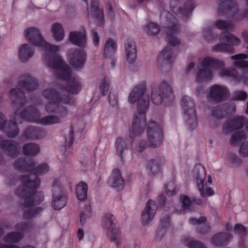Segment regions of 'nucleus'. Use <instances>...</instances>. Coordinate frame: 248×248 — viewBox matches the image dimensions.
Returning a JSON list of instances; mask_svg holds the SVG:
<instances>
[{"label":"nucleus","instance_id":"0eeeda50","mask_svg":"<svg viewBox=\"0 0 248 248\" xmlns=\"http://www.w3.org/2000/svg\"><path fill=\"white\" fill-rule=\"evenodd\" d=\"M248 55L240 53L231 57L233 64L243 69L241 75H237L235 68H222L219 70L218 74L222 77L232 78L234 81L243 82L248 85V61H247Z\"/></svg>","mask_w":248,"mask_h":248},{"label":"nucleus","instance_id":"09e8293b","mask_svg":"<svg viewBox=\"0 0 248 248\" xmlns=\"http://www.w3.org/2000/svg\"><path fill=\"white\" fill-rule=\"evenodd\" d=\"M247 97V93L243 91H236L233 94V98L235 100H243Z\"/></svg>","mask_w":248,"mask_h":248},{"label":"nucleus","instance_id":"49530a36","mask_svg":"<svg viewBox=\"0 0 248 248\" xmlns=\"http://www.w3.org/2000/svg\"><path fill=\"white\" fill-rule=\"evenodd\" d=\"M163 139V134L162 129L156 126V147L161 144Z\"/></svg>","mask_w":248,"mask_h":248},{"label":"nucleus","instance_id":"412c9836","mask_svg":"<svg viewBox=\"0 0 248 248\" xmlns=\"http://www.w3.org/2000/svg\"><path fill=\"white\" fill-rule=\"evenodd\" d=\"M45 134L43 129L35 126H29L23 131V136L30 140L41 139L45 136Z\"/></svg>","mask_w":248,"mask_h":248},{"label":"nucleus","instance_id":"9b49d317","mask_svg":"<svg viewBox=\"0 0 248 248\" xmlns=\"http://www.w3.org/2000/svg\"><path fill=\"white\" fill-rule=\"evenodd\" d=\"M195 171L197 187L201 196L202 197L212 196L214 192L205 180L206 173L202 165H198L195 167Z\"/></svg>","mask_w":248,"mask_h":248},{"label":"nucleus","instance_id":"39448f33","mask_svg":"<svg viewBox=\"0 0 248 248\" xmlns=\"http://www.w3.org/2000/svg\"><path fill=\"white\" fill-rule=\"evenodd\" d=\"M15 192L19 198L25 199L23 205L25 207L29 208L25 210L23 214L24 219H31L43 211V209L41 207L32 208L34 205L40 204L44 200L43 192H32L31 190L26 189L22 186H19Z\"/></svg>","mask_w":248,"mask_h":248},{"label":"nucleus","instance_id":"bb28decb","mask_svg":"<svg viewBox=\"0 0 248 248\" xmlns=\"http://www.w3.org/2000/svg\"><path fill=\"white\" fill-rule=\"evenodd\" d=\"M117 50V43L110 38L107 39L104 46L103 55L105 58H112Z\"/></svg>","mask_w":248,"mask_h":248},{"label":"nucleus","instance_id":"423d86ee","mask_svg":"<svg viewBox=\"0 0 248 248\" xmlns=\"http://www.w3.org/2000/svg\"><path fill=\"white\" fill-rule=\"evenodd\" d=\"M38 87V82L34 78L28 74L22 75L17 83V87L12 89L10 91V98L12 104L20 107L24 106L26 103L24 91H33Z\"/></svg>","mask_w":248,"mask_h":248},{"label":"nucleus","instance_id":"f8f14e48","mask_svg":"<svg viewBox=\"0 0 248 248\" xmlns=\"http://www.w3.org/2000/svg\"><path fill=\"white\" fill-rule=\"evenodd\" d=\"M181 104L185 115L186 117L187 124L191 129L195 128L196 125V116L193 102L188 96H184L181 99Z\"/></svg>","mask_w":248,"mask_h":248},{"label":"nucleus","instance_id":"2eb2a0df","mask_svg":"<svg viewBox=\"0 0 248 248\" xmlns=\"http://www.w3.org/2000/svg\"><path fill=\"white\" fill-rule=\"evenodd\" d=\"M69 62L73 68H82L86 62V54L82 49H75L70 52Z\"/></svg>","mask_w":248,"mask_h":248},{"label":"nucleus","instance_id":"8fccbe9b","mask_svg":"<svg viewBox=\"0 0 248 248\" xmlns=\"http://www.w3.org/2000/svg\"><path fill=\"white\" fill-rule=\"evenodd\" d=\"M180 202L184 209L188 208L191 204V201L186 196H181L180 197Z\"/></svg>","mask_w":248,"mask_h":248},{"label":"nucleus","instance_id":"c85d7f7f","mask_svg":"<svg viewBox=\"0 0 248 248\" xmlns=\"http://www.w3.org/2000/svg\"><path fill=\"white\" fill-rule=\"evenodd\" d=\"M99 0H92L91 10L93 12L94 18L97 20L100 25L102 26L104 22V11L99 7Z\"/></svg>","mask_w":248,"mask_h":248},{"label":"nucleus","instance_id":"f257e3e1","mask_svg":"<svg viewBox=\"0 0 248 248\" xmlns=\"http://www.w3.org/2000/svg\"><path fill=\"white\" fill-rule=\"evenodd\" d=\"M43 95L49 100L45 105V108L48 113L56 115H49L41 117L40 111L35 107L30 106L19 112L17 109L15 112V116L19 115L24 121L40 124L44 126L60 124L62 120L68 114L67 109L62 104L76 105L75 98L66 93L61 95L56 90L52 89H45Z\"/></svg>","mask_w":248,"mask_h":248},{"label":"nucleus","instance_id":"3c124183","mask_svg":"<svg viewBox=\"0 0 248 248\" xmlns=\"http://www.w3.org/2000/svg\"><path fill=\"white\" fill-rule=\"evenodd\" d=\"M234 231L236 233L244 235L247 232V229L242 225L237 224L234 227Z\"/></svg>","mask_w":248,"mask_h":248},{"label":"nucleus","instance_id":"13d9d810","mask_svg":"<svg viewBox=\"0 0 248 248\" xmlns=\"http://www.w3.org/2000/svg\"><path fill=\"white\" fill-rule=\"evenodd\" d=\"M112 96L110 93L108 96V100L109 104L112 106H115L117 104V98L116 96L113 95L112 99L111 98Z\"/></svg>","mask_w":248,"mask_h":248},{"label":"nucleus","instance_id":"2f4dec72","mask_svg":"<svg viewBox=\"0 0 248 248\" xmlns=\"http://www.w3.org/2000/svg\"><path fill=\"white\" fill-rule=\"evenodd\" d=\"M243 117H235L226 124L225 128L230 131L237 130L243 126Z\"/></svg>","mask_w":248,"mask_h":248},{"label":"nucleus","instance_id":"5701e85b","mask_svg":"<svg viewBox=\"0 0 248 248\" xmlns=\"http://www.w3.org/2000/svg\"><path fill=\"white\" fill-rule=\"evenodd\" d=\"M110 185L118 190L122 189L124 186V180L120 170L115 169L113 170L111 177L108 180Z\"/></svg>","mask_w":248,"mask_h":248},{"label":"nucleus","instance_id":"58836bf2","mask_svg":"<svg viewBox=\"0 0 248 248\" xmlns=\"http://www.w3.org/2000/svg\"><path fill=\"white\" fill-rule=\"evenodd\" d=\"M110 85V81L108 79H107L105 77L99 85L100 92L102 95H105L108 93Z\"/></svg>","mask_w":248,"mask_h":248},{"label":"nucleus","instance_id":"a878e982","mask_svg":"<svg viewBox=\"0 0 248 248\" xmlns=\"http://www.w3.org/2000/svg\"><path fill=\"white\" fill-rule=\"evenodd\" d=\"M69 40L72 44L76 46L84 47L86 42L85 31L84 30L83 32H71L69 35Z\"/></svg>","mask_w":248,"mask_h":248},{"label":"nucleus","instance_id":"ddd939ff","mask_svg":"<svg viewBox=\"0 0 248 248\" xmlns=\"http://www.w3.org/2000/svg\"><path fill=\"white\" fill-rule=\"evenodd\" d=\"M219 40L220 44L215 46L214 49L221 52L228 51L229 45L237 46L239 45L241 42L240 39L227 31L221 33Z\"/></svg>","mask_w":248,"mask_h":248},{"label":"nucleus","instance_id":"e2e57ef3","mask_svg":"<svg viewBox=\"0 0 248 248\" xmlns=\"http://www.w3.org/2000/svg\"><path fill=\"white\" fill-rule=\"evenodd\" d=\"M0 248H18L16 246H9V245H3L0 246Z\"/></svg>","mask_w":248,"mask_h":248},{"label":"nucleus","instance_id":"37998d69","mask_svg":"<svg viewBox=\"0 0 248 248\" xmlns=\"http://www.w3.org/2000/svg\"><path fill=\"white\" fill-rule=\"evenodd\" d=\"M31 227V224L27 222H21L16 224L15 229L21 231L22 232L28 231Z\"/></svg>","mask_w":248,"mask_h":248},{"label":"nucleus","instance_id":"ea45409f","mask_svg":"<svg viewBox=\"0 0 248 248\" xmlns=\"http://www.w3.org/2000/svg\"><path fill=\"white\" fill-rule=\"evenodd\" d=\"M215 27L220 30L229 31L233 28L232 23H228L222 20H217L215 24Z\"/></svg>","mask_w":248,"mask_h":248},{"label":"nucleus","instance_id":"052dcab7","mask_svg":"<svg viewBox=\"0 0 248 248\" xmlns=\"http://www.w3.org/2000/svg\"><path fill=\"white\" fill-rule=\"evenodd\" d=\"M108 15L111 17L113 18L114 16V12L112 6L110 4H108Z\"/></svg>","mask_w":248,"mask_h":248},{"label":"nucleus","instance_id":"1a4fd4ad","mask_svg":"<svg viewBox=\"0 0 248 248\" xmlns=\"http://www.w3.org/2000/svg\"><path fill=\"white\" fill-rule=\"evenodd\" d=\"M53 199L52 206L56 210H61L66 204L67 194L65 191L60 179H55L52 184Z\"/></svg>","mask_w":248,"mask_h":248},{"label":"nucleus","instance_id":"6e6d98bb","mask_svg":"<svg viewBox=\"0 0 248 248\" xmlns=\"http://www.w3.org/2000/svg\"><path fill=\"white\" fill-rule=\"evenodd\" d=\"M205 221V218L204 217H201L199 219H196L195 218H191L189 220L190 223L194 225H200L202 223Z\"/></svg>","mask_w":248,"mask_h":248},{"label":"nucleus","instance_id":"cd10ccee","mask_svg":"<svg viewBox=\"0 0 248 248\" xmlns=\"http://www.w3.org/2000/svg\"><path fill=\"white\" fill-rule=\"evenodd\" d=\"M232 237L231 235L229 233H218L212 237L211 243L216 247L223 246L227 245Z\"/></svg>","mask_w":248,"mask_h":248},{"label":"nucleus","instance_id":"69168bd1","mask_svg":"<svg viewBox=\"0 0 248 248\" xmlns=\"http://www.w3.org/2000/svg\"><path fill=\"white\" fill-rule=\"evenodd\" d=\"M220 111H217V113H215V112H213V116H215V117H217V118H221V116H218V113H219L220 114Z\"/></svg>","mask_w":248,"mask_h":248},{"label":"nucleus","instance_id":"79ce46f5","mask_svg":"<svg viewBox=\"0 0 248 248\" xmlns=\"http://www.w3.org/2000/svg\"><path fill=\"white\" fill-rule=\"evenodd\" d=\"M162 57L166 61H168L169 62H171L174 58V55L173 54L171 49L166 48L161 53Z\"/></svg>","mask_w":248,"mask_h":248},{"label":"nucleus","instance_id":"c756f323","mask_svg":"<svg viewBox=\"0 0 248 248\" xmlns=\"http://www.w3.org/2000/svg\"><path fill=\"white\" fill-rule=\"evenodd\" d=\"M158 97H159V103L166 101L167 99H172L173 97L172 92L170 86L166 83H163L159 90Z\"/></svg>","mask_w":248,"mask_h":248},{"label":"nucleus","instance_id":"a19ab883","mask_svg":"<svg viewBox=\"0 0 248 248\" xmlns=\"http://www.w3.org/2000/svg\"><path fill=\"white\" fill-rule=\"evenodd\" d=\"M189 248H207L202 243L193 240L188 239L185 242Z\"/></svg>","mask_w":248,"mask_h":248},{"label":"nucleus","instance_id":"7c9ffc66","mask_svg":"<svg viewBox=\"0 0 248 248\" xmlns=\"http://www.w3.org/2000/svg\"><path fill=\"white\" fill-rule=\"evenodd\" d=\"M87 184L84 181H80L76 186V193L78 200L85 201L87 197Z\"/></svg>","mask_w":248,"mask_h":248},{"label":"nucleus","instance_id":"e433bc0d","mask_svg":"<svg viewBox=\"0 0 248 248\" xmlns=\"http://www.w3.org/2000/svg\"><path fill=\"white\" fill-rule=\"evenodd\" d=\"M92 209L90 204L88 202L85 205V209L80 212V222L82 225L85 223L88 217L91 215Z\"/></svg>","mask_w":248,"mask_h":248},{"label":"nucleus","instance_id":"393cba45","mask_svg":"<svg viewBox=\"0 0 248 248\" xmlns=\"http://www.w3.org/2000/svg\"><path fill=\"white\" fill-rule=\"evenodd\" d=\"M74 129L72 126L71 127L68 136H64L65 147L64 151L62 155V158L67 161V157L72 153L73 143L74 141Z\"/></svg>","mask_w":248,"mask_h":248},{"label":"nucleus","instance_id":"20e7f679","mask_svg":"<svg viewBox=\"0 0 248 248\" xmlns=\"http://www.w3.org/2000/svg\"><path fill=\"white\" fill-rule=\"evenodd\" d=\"M35 163L32 158L25 157L16 160L14 163L15 169L16 170L30 172V175H21L19 180L26 189L32 192L36 191L40 185L39 175L43 174L49 170V166L46 163H42L35 168Z\"/></svg>","mask_w":248,"mask_h":248},{"label":"nucleus","instance_id":"dca6fc26","mask_svg":"<svg viewBox=\"0 0 248 248\" xmlns=\"http://www.w3.org/2000/svg\"><path fill=\"white\" fill-rule=\"evenodd\" d=\"M155 122L151 121L149 123L147 126V135L148 138L147 143L144 140L140 141L139 146L135 149L136 151L141 153L148 146H155Z\"/></svg>","mask_w":248,"mask_h":248},{"label":"nucleus","instance_id":"9d476101","mask_svg":"<svg viewBox=\"0 0 248 248\" xmlns=\"http://www.w3.org/2000/svg\"><path fill=\"white\" fill-rule=\"evenodd\" d=\"M103 227L107 229L108 234H110L111 242L116 243L117 247L121 244V231L119 225L115 222L114 217L112 214L106 213L103 218Z\"/></svg>","mask_w":248,"mask_h":248},{"label":"nucleus","instance_id":"b1692460","mask_svg":"<svg viewBox=\"0 0 248 248\" xmlns=\"http://www.w3.org/2000/svg\"><path fill=\"white\" fill-rule=\"evenodd\" d=\"M33 47L27 44L21 45L18 50V57L20 60L23 62H27L34 55Z\"/></svg>","mask_w":248,"mask_h":248},{"label":"nucleus","instance_id":"864d4df0","mask_svg":"<svg viewBox=\"0 0 248 248\" xmlns=\"http://www.w3.org/2000/svg\"><path fill=\"white\" fill-rule=\"evenodd\" d=\"M168 39L169 44L172 46H176L180 43L179 40L173 35L169 36Z\"/></svg>","mask_w":248,"mask_h":248},{"label":"nucleus","instance_id":"680f3d73","mask_svg":"<svg viewBox=\"0 0 248 248\" xmlns=\"http://www.w3.org/2000/svg\"><path fill=\"white\" fill-rule=\"evenodd\" d=\"M204 36L207 40H210L213 38L212 33L209 31L208 32H205L204 33Z\"/></svg>","mask_w":248,"mask_h":248},{"label":"nucleus","instance_id":"a18cd8bd","mask_svg":"<svg viewBox=\"0 0 248 248\" xmlns=\"http://www.w3.org/2000/svg\"><path fill=\"white\" fill-rule=\"evenodd\" d=\"M246 138V134L243 132H237L235 134L232 136L231 142L232 143H235L238 141H240Z\"/></svg>","mask_w":248,"mask_h":248},{"label":"nucleus","instance_id":"603ef678","mask_svg":"<svg viewBox=\"0 0 248 248\" xmlns=\"http://www.w3.org/2000/svg\"><path fill=\"white\" fill-rule=\"evenodd\" d=\"M163 163V159L162 158H157V160H156V175L161 173V167Z\"/></svg>","mask_w":248,"mask_h":248},{"label":"nucleus","instance_id":"7ed1b4c3","mask_svg":"<svg viewBox=\"0 0 248 248\" xmlns=\"http://www.w3.org/2000/svg\"><path fill=\"white\" fill-rule=\"evenodd\" d=\"M146 91V82L142 81L138 84L130 92L128 102L134 104L138 102L137 112L134 115L132 126L129 129L130 136L133 139L140 135L144 131L146 122V111L149 106V98H143Z\"/></svg>","mask_w":248,"mask_h":248},{"label":"nucleus","instance_id":"6e6552de","mask_svg":"<svg viewBox=\"0 0 248 248\" xmlns=\"http://www.w3.org/2000/svg\"><path fill=\"white\" fill-rule=\"evenodd\" d=\"M224 66L223 61L214 58H205L202 60L201 66L197 73L198 80L203 81L211 79L214 71Z\"/></svg>","mask_w":248,"mask_h":248},{"label":"nucleus","instance_id":"338daca9","mask_svg":"<svg viewBox=\"0 0 248 248\" xmlns=\"http://www.w3.org/2000/svg\"><path fill=\"white\" fill-rule=\"evenodd\" d=\"M110 58L112 59V62H111V64L112 66L113 67L115 66V61L114 59H113V57L112 58Z\"/></svg>","mask_w":248,"mask_h":248},{"label":"nucleus","instance_id":"5fc2aeb1","mask_svg":"<svg viewBox=\"0 0 248 248\" xmlns=\"http://www.w3.org/2000/svg\"><path fill=\"white\" fill-rule=\"evenodd\" d=\"M92 36L95 46H97L99 43V37L98 33L94 30L92 31Z\"/></svg>","mask_w":248,"mask_h":248},{"label":"nucleus","instance_id":"0e129e2a","mask_svg":"<svg viewBox=\"0 0 248 248\" xmlns=\"http://www.w3.org/2000/svg\"><path fill=\"white\" fill-rule=\"evenodd\" d=\"M134 248H140V242H135L134 245Z\"/></svg>","mask_w":248,"mask_h":248},{"label":"nucleus","instance_id":"774afa93","mask_svg":"<svg viewBox=\"0 0 248 248\" xmlns=\"http://www.w3.org/2000/svg\"><path fill=\"white\" fill-rule=\"evenodd\" d=\"M22 248H35L32 246L27 245V246L22 247Z\"/></svg>","mask_w":248,"mask_h":248},{"label":"nucleus","instance_id":"4d7b16f0","mask_svg":"<svg viewBox=\"0 0 248 248\" xmlns=\"http://www.w3.org/2000/svg\"><path fill=\"white\" fill-rule=\"evenodd\" d=\"M240 153L245 156L248 155V143L242 145L240 149Z\"/></svg>","mask_w":248,"mask_h":248},{"label":"nucleus","instance_id":"473e14b6","mask_svg":"<svg viewBox=\"0 0 248 248\" xmlns=\"http://www.w3.org/2000/svg\"><path fill=\"white\" fill-rule=\"evenodd\" d=\"M24 237V233L19 232H12L8 233L4 237L5 242L9 243H17Z\"/></svg>","mask_w":248,"mask_h":248},{"label":"nucleus","instance_id":"f03ea898","mask_svg":"<svg viewBox=\"0 0 248 248\" xmlns=\"http://www.w3.org/2000/svg\"><path fill=\"white\" fill-rule=\"evenodd\" d=\"M24 33L25 38L29 42L43 48L48 53L54 54L53 55L46 54L45 59L50 68L57 70V78L66 81V84L62 89L65 90L67 93L74 95L78 94L81 89V85L78 79L72 75L70 68L61 57L55 54L59 51V47L51 45L45 41L40 31L36 28H29L25 31Z\"/></svg>","mask_w":248,"mask_h":248},{"label":"nucleus","instance_id":"4c0bfd02","mask_svg":"<svg viewBox=\"0 0 248 248\" xmlns=\"http://www.w3.org/2000/svg\"><path fill=\"white\" fill-rule=\"evenodd\" d=\"M165 188L169 196L173 195L175 194L178 190L176 184L174 182L171 181L166 184Z\"/></svg>","mask_w":248,"mask_h":248},{"label":"nucleus","instance_id":"72a5a7b5","mask_svg":"<svg viewBox=\"0 0 248 248\" xmlns=\"http://www.w3.org/2000/svg\"><path fill=\"white\" fill-rule=\"evenodd\" d=\"M52 32L53 37L57 41H61L64 36V31L62 25L59 23H55L52 26Z\"/></svg>","mask_w":248,"mask_h":248},{"label":"nucleus","instance_id":"aec40b11","mask_svg":"<svg viewBox=\"0 0 248 248\" xmlns=\"http://www.w3.org/2000/svg\"><path fill=\"white\" fill-rule=\"evenodd\" d=\"M155 201L149 200L146 203L144 210L141 214V219L144 225L148 224L153 218L155 212Z\"/></svg>","mask_w":248,"mask_h":248},{"label":"nucleus","instance_id":"c9c22d12","mask_svg":"<svg viewBox=\"0 0 248 248\" xmlns=\"http://www.w3.org/2000/svg\"><path fill=\"white\" fill-rule=\"evenodd\" d=\"M115 146L116 149L117 154L123 161L124 158V152L127 148V145L125 140L121 137H118L116 140Z\"/></svg>","mask_w":248,"mask_h":248},{"label":"nucleus","instance_id":"4be33fe9","mask_svg":"<svg viewBox=\"0 0 248 248\" xmlns=\"http://www.w3.org/2000/svg\"><path fill=\"white\" fill-rule=\"evenodd\" d=\"M237 8L230 0H223L219 5V12L225 13L228 16H231L233 18V20L238 19L236 17Z\"/></svg>","mask_w":248,"mask_h":248},{"label":"nucleus","instance_id":"c03bdc74","mask_svg":"<svg viewBox=\"0 0 248 248\" xmlns=\"http://www.w3.org/2000/svg\"><path fill=\"white\" fill-rule=\"evenodd\" d=\"M146 170L147 172L150 175H154L155 168V159H152L147 161L146 164Z\"/></svg>","mask_w":248,"mask_h":248},{"label":"nucleus","instance_id":"f3484780","mask_svg":"<svg viewBox=\"0 0 248 248\" xmlns=\"http://www.w3.org/2000/svg\"><path fill=\"white\" fill-rule=\"evenodd\" d=\"M0 147L10 157L16 156L19 153V145L14 140H2L0 142Z\"/></svg>","mask_w":248,"mask_h":248},{"label":"nucleus","instance_id":"6ab92c4d","mask_svg":"<svg viewBox=\"0 0 248 248\" xmlns=\"http://www.w3.org/2000/svg\"><path fill=\"white\" fill-rule=\"evenodd\" d=\"M125 52L128 63H134L137 58V48L136 43L132 39L127 40L125 44Z\"/></svg>","mask_w":248,"mask_h":248},{"label":"nucleus","instance_id":"bf43d9fd","mask_svg":"<svg viewBox=\"0 0 248 248\" xmlns=\"http://www.w3.org/2000/svg\"><path fill=\"white\" fill-rule=\"evenodd\" d=\"M77 236L79 241L82 240L84 236V233L82 229L79 228L78 229Z\"/></svg>","mask_w":248,"mask_h":248},{"label":"nucleus","instance_id":"4468645a","mask_svg":"<svg viewBox=\"0 0 248 248\" xmlns=\"http://www.w3.org/2000/svg\"><path fill=\"white\" fill-rule=\"evenodd\" d=\"M4 114L0 112V130L9 138H15L19 133V129L15 120H4Z\"/></svg>","mask_w":248,"mask_h":248},{"label":"nucleus","instance_id":"a211bd4d","mask_svg":"<svg viewBox=\"0 0 248 248\" xmlns=\"http://www.w3.org/2000/svg\"><path fill=\"white\" fill-rule=\"evenodd\" d=\"M229 94V91L226 87L215 85L210 89L209 97L215 101H220L227 97Z\"/></svg>","mask_w":248,"mask_h":248},{"label":"nucleus","instance_id":"f704fd0d","mask_svg":"<svg viewBox=\"0 0 248 248\" xmlns=\"http://www.w3.org/2000/svg\"><path fill=\"white\" fill-rule=\"evenodd\" d=\"M39 151V145L33 143H27L23 147V153L26 155L34 156Z\"/></svg>","mask_w":248,"mask_h":248},{"label":"nucleus","instance_id":"de8ad7c7","mask_svg":"<svg viewBox=\"0 0 248 248\" xmlns=\"http://www.w3.org/2000/svg\"><path fill=\"white\" fill-rule=\"evenodd\" d=\"M155 23L151 22L149 23L145 28V31L149 36L155 35Z\"/></svg>","mask_w":248,"mask_h":248}]
</instances>
